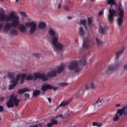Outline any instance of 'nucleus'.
Wrapping results in <instances>:
<instances>
[{
  "label": "nucleus",
  "mask_w": 127,
  "mask_h": 127,
  "mask_svg": "<svg viewBox=\"0 0 127 127\" xmlns=\"http://www.w3.org/2000/svg\"><path fill=\"white\" fill-rule=\"evenodd\" d=\"M4 10L3 8L0 9V21L3 22L12 21V27L14 28L19 26L18 29L22 33H24L26 31V27L23 24L19 25V16L16 13L11 12L9 16L4 14Z\"/></svg>",
  "instance_id": "1"
},
{
  "label": "nucleus",
  "mask_w": 127,
  "mask_h": 127,
  "mask_svg": "<svg viewBox=\"0 0 127 127\" xmlns=\"http://www.w3.org/2000/svg\"><path fill=\"white\" fill-rule=\"evenodd\" d=\"M108 4H110V7L109 10V14L108 15V20L109 22L112 24L114 18V16H117V12L114 9V8L113 7H115L116 10L117 9V5L115 1L114 0H108L107 1Z\"/></svg>",
  "instance_id": "2"
},
{
  "label": "nucleus",
  "mask_w": 127,
  "mask_h": 127,
  "mask_svg": "<svg viewBox=\"0 0 127 127\" xmlns=\"http://www.w3.org/2000/svg\"><path fill=\"white\" fill-rule=\"evenodd\" d=\"M48 33L50 36H52L51 37L52 38V45L57 49L61 51L63 48V45L58 42V36L56 35L55 31L50 29L49 30Z\"/></svg>",
  "instance_id": "3"
},
{
  "label": "nucleus",
  "mask_w": 127,
  "mask_h": 127,
  "mask_svg": "<svg viewBox=\"0 0 127 127\" xmlns=\"http://www.w3.org/2000/svg\"><path fill=\"white\" fill-rule=\"evenodd\" d=\"M20 101V100L18 98L17 96L14 95L13 94L10 96L9 100L6 102L7 106L8 108L13 107L14 105L17 107Z\"/></svg>",
  "instance_id": "4"
},
{
  "label": "nucleus",
  "mask_w": 127,
  "mask_h": 127,
  "mask_svg": "<svg viewBox=\"0 0 127 127\" xmlns=\"http://www.w3.org/2000/svg\"><path fill=\"white\" fill-rule=\"evenodd\" d=\"M121 4L119 5V8L118 9V15L119 17L117 19V22L119 27H121L123 22V18L124 16V12L123 9L121 8Z\"/></svg>",
  "instance_id": "5"
},
{
  "label": "nucleus",
  "mask_w": 127,
  "mask_h": 127,
  "mask_svg": "<svg viewBox=\"0 0 127 127\" xmlns=\"http://www.w3.org/2000/svg\"><path fill=\"white\" fill-rule=\"evenodd\" d=\"M26 26L28 27H30L31 28L30 30V33L32 34H33L36 31L37 25L36 23L34 22H30L25 23Z\"/></svg>",
  "instance_id": "6"
},
{
  "label": "nucleus",
  "mask_w": 127,
  "mask_h": 127,
  "mask_svg": "<svg viewBox=\"0 0 127 127\" xmlns=\"http://www.w3.org/2000/svg\"><path fill=\"white\" fill-rule=\"evenodd\" d=\"M34 81L36 80V78H39L41 79L43 81H46L48 80V77H49L47 76V74L46 75L44 73H35L34 75Z\"/></svg>",
  "instance_id": "7"
},
{
  "label": "nucleus",
  "mask_w": 127,
  "mask_h": 127,
  "mask_svg": "<svg viewBox=\"0 0 127 127\" xmlns=\"http://www.w3.org/2000/svg\"><path fill=\"white\" fill-rule=\"evenodd\" d=\"M117 113H119L120 116H121L123 114L124 115H127V106L123 107L121 109H118Z\"/></svg>",
  "instance_id": "8"
},
{
  "label": "nucleus",
  "mask_w": 127,
  "mask_h": 127,
  "mask_svg": "<svg viewBox=\"0 0 127 127\" xmlns=\"http://www.w3.org/2000/svg\"><path fill=\"white\" fill-rule=\"evenodd\" d=\"M116 69V68L114 66L110 65L108 66L107 69L106 70V72L107 75L111 74L113 70Z\"/></svg>",
  "instance_id": "9"
},
{
  "label": "nucleus",
  "mask_w": 127,
  "mask_h": 127,
  "mask_svg": "<svg viewBox=\"0 0 127 127\" xmlns=\"http://www.w3.org/2000/svg\"><path fill=\"white\" fill-rule=\"evenodd\" d=\"M52 87V85L50 84H44L42 86L41 90L43 93L47 90L51 89Z\"/></svg>",
  "instance_id": "10"
},
{
  "label": "nucleus",
  "mask_w": 127,
  "mask_h": 127,
  "mask_svg": "<svg viewBox=\"0 0 127 127\" xmlns=\"http://www.w3.org/2000/svg\"><path fill=\"white\" fill-rule=\"evenodd\" d=\"M12 26V23L11 24L9 22H7L4 26L3 31L4 32H7L11 29Z\"/></svg>",
  "instance_id": "11"
},
{
  "label": "nucleus",
  "mask_w": 127,
  "mask_h": 127,
  "mask_svg": "<svg viewBox=\"0 0 127 127\" xmlns=\"http://www.w3.org/2000/svg\"><path fill=\"white\" fill-rule=\"evenodd\" d=\"M78 62L76 61H74L71 63L69 65L68 68L70 70H72L75 69L78 65Z\"/></svg>",
  "instance_id": "12"
},
{
  "label": "nucleus",
  "mask_w": 127,
  "mask_h": 127,
  "mask_svg": "<svg viewBox=\"0 0 127 127\" xmlns=\"http://www.w3.org/2000/svg\"><path fill=\"white\" fill-rule=\"evenodd\" d=\"M56 75V71L55 70H53L47 73V76L49 77H55Z\"/></svg>",
  "instance_id": "13"
},
{
  "label": "nucleus",
  "mask_w": 127,
  "mask_h": 127,
  "mask_svg": "<svg viewBox=\"0 0 127 127\" xmlns=\"http://www.w3.org/2000/svg\"><path fill=\"white\" fill-rule=\"evenodd\" d=\"M30 89L26 87L23 89H20L18 90V93L19 94H23L24 93L28 92L30 91Z\"/></svg>",
  "instance_id": "14"
},
{
  "label": "nucleus",
  "mask_w": 127,
  "mask_h": 127,
  "mask_svg": "<svg viewBox=\"0 0 127 127\" xmlns=\"http://www.w3.org/2000/svg\"><path fill=\"white\" fill-rule=\"evenodd\" d=\"M99 33L102 35L105 34L106 32L105 29L100 26L99 28Z\"/></svg>",
  "instance_id": "15"
},
{
  "label": "nucleus",
  "mask_w": 127,
  "mask_h": 127,
  "mask_svg": "<svg viewBox=\"0 0 127 127\" xmlns=\"http://www.w3.org/2000/svg\"><path fill=\"white\" fill-rule=\"evenodd\" d=\"M46 26V24L44 22H41L39 23L38 27L40 29H42L45 28Z\"/></svg>",
  "instance_id": "16"
},
{
  "label": "nucleus",
  "mask_w": 127,
  "mask_h": 127,
  "mask_svg": "<svg viewBox=\"0 0 127 127\" xmlns=\"http://www.w3.org/2000/svg\"><path fill=\"white\" fill-rule=\"evenodd\" d=\"M13 80H11L10 81V83H12V84L9 85V87L8 88V89L9 90L13 89L14 87H15L16 84H17L16 83L13 82Z\"/></svg>",
  "instance_id": "17"
},
{
  "label": "nucleus",
  "mask_w": 127,
  "mask_h": 127,
  "mask_svg": "<svg viewBox=\"0 0 127 127\" xmlns=\"http://www.w3.org/2000/svg\"><path fill=\"white\" fill-rule=\"evenodd\" d=\"M96 88V87L95 86V84L94 83H92L90 86L88 87L86 86V90H89L90 89H95Z\"/></svg>",
  "instance_id": "18"
},
{
  "label": "nucleus",
  "mask_w": 127,
  "mask_h": 127,
  "mask_svg": "<svg viewBox=\"0 0 127 127\" xmlns=\"http://www.w3.org/2000/svg\"><path fill=\"white\" fill-rule=\"evenodd\" d=\"M40 92L39 90H36L33 91V96L36 97L39 95L40 93Z\"/></svg>",
  "instance_id": "19"
},
{
  "label": "nucleus",
  "mask_w": 127,
  "mask_h": 127,
  "mask_svg": "<svg viewBox=\"0 0 127 127\" xmlns=\"http://www.w3.org/2000/svg\"><path fill=\"white\" fill-rule=\"evenodd\" d=\"M89 42L87 41L84 40V43L83 44V47L84 48H87L89 46Z\"/></svg>",
  "instance_id": "20"
},
{
  "label": "nucleus",
  "mask_w": 127,
  "mask_h": 127,
  "mask_svg": "<svg viewBox=\"0 0 127 127\" xmlns=\"http://www.w3.org/2000/svg\"><path fill=\"white\" fill-rule=\"evenodd\" d=\"M64 65L61 66L57 68V71L58 73H60L64 70Z\"/></svg>",
  "instance_id": "21"
},
{
  "label": "nucleus",
  "mask_w": 127,
  "mask_h": 127,
  "mask_svg": "<svg viewBox=\"0 0 127 127\" xmlns=\"http://www.w3.org/2000/svg\"><path fill=\"white\" fill-rule=\"evenodd\" d=\"M21 77V74H19L17 75H16V79H15V78H14L12 80H13V82L16 83V84H17L18 83V80H19L20 78Z\"/></svg>",
  "instance_id": "22"
},
{
  "label": "nucleus",
  "mask_w": 127,
  "mask_h": 127,
  "mask_svg": "<svg viewBox=\"0 0 127 127\" xmlns=\"http://www.w3.org/2000/svg\"><path fill=\"white\" fill-rule=\"evenodd\" d=\"M79 32L81 36H83L85 34V32L84 31L83 28L82 26L79 28Z\"/></svg>",
  "instance_id": "23"
},
{
  "label": "nucleus",
  "mask_w": 127,
  "mask_h": 127,
  "mask_svg": "<svg viewBox=\"0 0 127 127\" xmlns=\"http://www.w3.org/2000/svg\"><path fill=\"white\" fill-rule=\"evenodd\" d=\"M15 74L14 73L10 72H9L8 73V76L9 78L12 80L14 78Z\"/></svg>",
  "instance_id": "24"
},
{
  "label": "nucleus",
  "mask_w": 127,
  "mask_h": 127,
  "mask_svg": "<svg viewBox=\"0 0 127 127\" xmlns=\"http://www.w3.org/2000/svg\"><path fill=\"white\" fill-rule=\"evenodd\" d=\"M96 40L97 44L98 46H99L102 45L103 44V42L99 39L97 38H96Z\"/></svg>",
  "instance_id": "25"
},
{
  "label": "nucleus",
  "mask_w": 127,
  "mask_h": 127,
  "mask_svg": "<svg viewBox=\"0 0 127 127\" xmlns=\"http://www.w3.org/2000/svg\"><path fill=\"white\" fill-rule=\"evenodd\" d=\"M10 34L11 35H16L18 34V32L15 30H12L11 31Z\"/></svg>",
  "instance_id": "26"
},
{
  "label": "nucleus",
  "mask_w": 127,
  "mask_h": 127,
  "mask_svg": "<svg viewBox=\"0 0 127 127\" xmlns=\"http://www.w3.org/2000/svg\"><path fill=\"white\" fill-rule=\"evenodd\" d=\"M123 51L122 50L120 51L117 52L116 53V57L117 60H118V59L120 56L121 54L123 53Z\"/></svg>",
  "instance_id": "27"
},
{
  "label": "nucleus",
  "mask_w": 127,
  "mask_h": 127,
  "mask_svg": "<svg viewBox=\"0 0 127 127\" xmlns=\"http://www.w3.org/2000/svg\"><path fill=\"white\" fill-rule=\"evenodd\" d=\"M33 78V77L32 75L29 74L27 76V77L25 79V80H32Z\"/></svg>",
  "instance_id": "28"
},
{
  "label": "nucleus",
  "mask_w": 127,
  "mask_h": 127,
  "mask_svg": "<svg viewBox=\"0 0 127 127\" xmlns=\"http://www.w3.org/2000/svg\"><path fill=\"white\" fill-rule=\"evenodd\" d=\"M79 62L83 65H85L87 64L86 60L85 57L82 60H80L79 61Z\"/></svg>",
  "instance_id": "29"
},
{
  "label": "nucleus",
  "mask_w": 127,
  "mask_h": 127,
  "mask_svg": "<svg viewBox=\"0 0 127 127\" xmlns=\"http://www.w3.org/2000/svg\"><path fill=\"white\" fill-rule=\"evenodd\" d=\"M122 65V63H116L115 65H112L114 66L116 68V69L119 67H120Z\"/></svg>",
  "instance_id": "30"
},
{
  "label": "nucleus",
  "mask_w": 127,
  "mask_h": 127,
  "mask_svg": "<svg viewBox=\"0 0 127 127\" xmlns=\"http://www.w3.org/2000/svg\"><path fill=\"white\" fill-rule=\"evenodd\" d=\"M92 19L91 18L88 17V25L89 27L92 25Z\"/></svg>",
  "instance_id": "31"
},
{
  "label": "nucleus",
  "mask_w": 127,
  "mask_h": 127,
  "mask_svg": "<svg viewBox=\"0 0 127 127\" xmlns=\"http://www.w3.org/2000/svg\"><path fill=\"white\" fill-rule=\"evenodd\" d=\"M68 101H66L65 102H62L59 105V107H61L62 106H64L68 104Z\"/></svg>",
  "instance_id": "32"
},
{
  "label": "nucleus",
  "mask_w": 127,
  "mask_h": 127,
  "mask_svg": "<svg viewBox=\"0 0 127 127\" xmlns=\"http://www.w3.org/2000/svg\"><path fill=\"white\" fill-rule=\"evenodd\" d=\"M86 20L84 19L83 20H80V24L83 25V26L86 24Z\"/></svg>",
  "instance_id": "33"
},
{
  "label": "nucleus",
  "mask_w": 127,
  "mask_h": 127,
  "mask_svg": "<svg viewBox=\"0 0 127 127\" xmlns=\"http://www.w3.org/2000/svg\"><path fill=\"white\" fill-rule=\"evenodd\" d=\"M101 124L99 123H97L95 122H94L93 123V126H96L98 127H100L101 126Z\"/></svg>",
  "instance_id": "34"
},
{
  "label": "nucleus",
  "mask_w": 127,
  "mask_h": 127,
  "mask_svg": "<svg viewBox=\"0 0 127 127\" xmlns=\"http://www.w3.org/2000/svg\"><path fill=\"white\" fill-rule=\"evenodd\" d=\"M118 114H119V113H117V112L116 114L115 117L113 119V121H116L118 120L119 119V117L118 115Z\"/></svg>",
  "instance_id": "35"
},
{
  "label": "nucleus",
  "mask_w": 127,
  "mask_h": 127,
  "mask_svg": "<svg viewBox=\"0 0 127 127\" xmlns=\"http://www.w3.org/2000/svg\"><path fill=\"white\" fill-rule=\"evenodd\" d=\"M81 70V69L79 67L77 66L75 68V72L76 73H77Z\"/></svg>",
  "instance_id": "36"
},
{
  "label": "nucleus",
  "mask_w": 127,
  "mask_h": 127,
  "mask_svg": "<svg viewBox=\"0 0 127 127\" xmlns=\"http://www.w3.org/2000/svg\"><path fill=\"white\" fill-rule=\"evenodd\" d=\"M51 123L53 125H57L58 124V121L54 119H52L51 120Z\"/></svg>",
  "instance_id": "37"
},
{
  "label": "nucleus",
  "mask_w": 127,
  "mask_h": 127,
  "mask_svg": "<svg viewBox=\"0 0 127 127\" xmlns=\"http://www.w3.org/2000/svg\"><path fill=\"white\" fill-rule=\"evenodd\" d=\"M62 2V0H57V2L58 4H59L58 8H60L61 7Z\"/></svg>",
  "instance_id": "38"
},
{
  "label": "nucleus",
  "mask_w": 127,
  "mask_h": 127,
  "mask_svg": "<svg viewBox=\"0 0 127 127\" xmlns=\"http://www.w3.org/2000/svg\"><path fill=\"white\" fill-rule=\"evenodd\" d=\"M33 55L35 57L39 58L41 56V55L40 53H35L33 54Z\"/></svg>",
  "instance_id": "39"
},
{
  "label": "nucleus",
  "mask_w": 127,
  "mask_h": 127,
  "mask_svg": "<svg viewBox=\"0 0 127 127\" xmlns=\"http://www.w3.org/2000/svg\"><path fill=\"white\" fill-rule=\"evenodd\" d=\"M68 85V84L67 83H61L59 84V85L60 86L65 87Z\"/></svg>",
  "instance_id": "40"
},
{
  "label": "nucleus",
  "mask_w": 127,
  "mask_h": 127,
  "mask_svg": "<svg viewBox=\"0 0 127 127\" xmlns=\"http://www.w3.org/2000/svg\"><path fill=\"white\" fill-rule=\"evenodd\" d=\"M38 125L40 127H47L46 125H45L43 123H39Z\"/></svg>",
  "instance_id": "41"
},
{
  "label": "nucleus",
  "mask_w": 127,
  "mask_h": 127,
  "mask_svg": "<svg viewBox=\"0 0 127 127\" xmlns=\"http://www.w3.org/2000/svg\"><path fill=\"white\" fill-rule=\"evenodd\" d=\"M27 75L26 73H23L22 75L21 74V77H22V78L25 79V78L27 77Z\"/></svg>",
  "instance_id": "42"
},
{
  "label": "nucleus",
  "mask_w": 127,
  "mask_h": 127,
  "mask_svg": "<svg viewBox=\"0 0 127 127\" xmlns=\"http://www.w3.org/2000/svg\"><path fill=\"white\" fill-rule=\"evenodd\" d=\"M123 68L125 70H127V63L123 65Z\"/></svg>",
  "instance_id": "43"
},
{
  "label": "nucleus",
  "mask_w": 127,
  "mask_h": 127,
  "mask_svg": "<svg viewBox=\"0 0 127 127\" xmlns=\"http://www.w3.org/2000/svg\"><path fill=\"white\" fill-rule=\"evenodd\" d=\"M4 110L3 107V106L0 105V112H2Z\"/></svg>",
  "instance_id": "44"
},
{
  "label": "nucleus",
  "mask_w": 127,
  "mask_h": 127,
  "mask_svg": "<svg viewBox=\"0 0 127 127\" xmlns=\"http://www.w3.org/2000/svg\"><path fill=\"white\" fill-rule=\"evenodd\" d=\"M21 15L24 17H26L27 16L25 12H21Z\"/></svg>",
  "instance_id": "45"
},
{
  "label": "nucleus",
  "mask_w": 127,
  "mask_h": 127,
  "mask_svg": "<svg viewBox=\"0 0 127 127\" xmlns=\"http://www.w3.org/2000/svg\"><path fill=\"white\" fill-rule=\"evenodd\" d=\"M24 96L27 98L29 97L30 95L28 93H25L24 94Z\"/></svg>",
  "instance_id": "46"
},
{
  "label": "nucleus",
  "mask_w": 127,
  "mask_h": 127,
  "mask_svg": "<svg viewBox=\"0 0 127 127\" xmlns=\"http://www.w3.org/2000/svg\"><path fill=\"white\" fill-rule=\"evenodd\" d=\"M52 89H53V90L54 91H56L58 89V88L57 87H53L52 85Z\"/></svg>",
  "instance_id": "47"
},
{
  "label": "nucleus",
  "mask_w": 127,
  "mask_h": 127,
  "mask_svg": "<svg viewBox=\"0 0 127 127\" xmlns=\"http://www.w3.org/2000/svg\"><path fill=\"white\" fill-rule=\"evenodd\" d=\"M64 8L65 10L66 11H69L70 10L69 8L66 6H64Z\"/></svg>",
  "instance_id": "48"
},
{
  "label": "nucleus",
  "mask_w": 127,
  "mask_h": 127,
  "mask_svg": "<svg viewBox=\"0 0 127 127\" xmlns=\"http://www.w3.org/2000/svg\"><path fill=\"white\" fill-rule=\"evenodd\" d=\"M47 126L48 127H52L53 126V125L51 122L48 123Z\"/></svg>",
  "instance_id": "49"
},
{
  "label": "nucleus",
  "mask_w": 127,
  "mask_h": 127,
  "mask_svg": "<svg viewBox=\"0 0 127 127\" xmlns=\"http://www.w3.org/2000/svg\"><path fill=\"white\" fill-rule=\"evenodd\" d=\"M29 127H38V125H30Z\"/></svg>",
  "instance_id": "50"
},
{
  "label": "nucleus",
  "mask_w": 127,
  "mask_h": 127,
  "mask_svg": "<svg viewBox=\"0 0 127 127\" xmlns=\"http://www.w3.org/2000/svg\"><path fill=\"white\" fill-rule=\"evenodd\" d=\"M24 79L22 78L21 80L20 83L21 84H22L24 82Z\"/></svg>",
  "instance_id": "51"
},
{
  "label": "nucleus",
  "mask_w": 127,
  "mask_h": 127,
  "mask_svg": "<svg viewBox=\"0 0 127 127\" xmlns=\"http://www.w3.org/2000/svg\"><path fill=\"white\" fill-rule=\"evenodd\" d=\"M103 13V12L101 11L100 12H99V15L100 16H101L102 15Z\"/></svg>",
  "instance_id": "52"
},
{
  "label": "nucleus",
  "mask_w": 127,
  "mask_h": 127,
  "mask_svg": "<svg viewBox=\"0 0 127 127\" xmlns=\"http://www.w3.org/2000/svg\"><path fill=\"white\" fill-rule=\"evenodd\" d=\"M48 100L50 103H51V99L49 98H48Z\"/></svg>",
  "instance_id": "53"
},
{
  "label": "nucleus",
  "mask_w": 127,
  "mask_h": 127,
  "mask_svg": "<svg viewBox=\"0 0 127 127\" xmlns=\"http://www.w3.org/2000/svg\"><path fill=\"white\" fill-rule=\"evenodd\" d=\"M83 26H84V27L85 28V30H87V27L86 24H85Z\"/></svg>",
  "instance_id": "54"
},
{
  "label": "nucleus",
  "mask_w": 127,
  "mask_h": 127,
  "mask_svg": "<svg viewBox=\"0 0 127 127\" xmlns=\"http://www.w3.org/2000/svg\"><path fill=\"white\" fill-rule=\"evenodd\" d=\"M3 26V24L2 23L0 24V30L1 28Z\"/></svg>",
  "instance_id": "55"
},
{
  "label": "nucleus",
  "mask_w": 127,
  "mask_h": 127,
  "mask_svg": "<svg viewBox=\"0 0 127 127\" xmlns=\"http://www.w3.org/2000/svg\"><path fill=\"white\" fill-rule=\"evenodd\" d=\"M67 17L68 19H72V17H71L69 16H67Z\"/></svg>",
  "instance_id": "56"
},
{
  "label": "nucleus",
  "mask_w": 127,
  "mask_h": 127,
  "mask_svg": "<svg viewBox=\"0 0 127 127\" xmlns=\"http://www.w3.org/2000/svg\"><path fill=\"white\" fill-rule=\"evenodd\" d=\"M62 117V118H63V115L62 114H60V115H59V116H58L57 117Z\"/></svg>",
  "instance_id": "57"
},
{
  "label": "nucleus",
  "mask_w": 127,
  "mask_h": 127,
  "mask_svg": "<svg viewBox=\"0 0 127 127\" xmlns=\"http://www.w3.org/2000/svg\"><path fill=\"white\" fill-rule=\"evenodd\" d=\"M4 98V97H1L0 99V101H1L2 100H3Z\"/></svg>",
  "instance_id": "58"
},
{
  "label": "nucleus",
  "mask_w": 127,
  "mask_h": 127,
  "mask_svg": "<svg viewBox=\"0 0 127 127\" xmlns=\"http://www.w3.org/2000/svg\"><path fill=\"white\" fill-rule=\"evenodd\" d=\"M99 101H98L97 100L96 102L94 103V105H95V104H96L98 103V102Z\"/></svg>",
  "instance_id": "59"
},
{
  "label": "nucleus",
  "mask_w": 127,
  "mask_h": 127,
  "mask_svg": "<svg viewBox=\"0 0 127 127\" xmlns=\"http://www.w3.org/2000/svg\"><path fill=\"white\" fill-rule=\"evenodd\" d=\"M102 102L103 103L104 102V100H101L100 101V103H101Z\"/></svg>",
  "instance_id": "60"
},
{
  "label": "nucleus",
  "mask_w": 127,
  "mask_h": 127,
  "mask_svg": "<svg viewBox=\"0 0 127 127\" xmlns=\"http://www.w3.org/2000/svg\"><path fill=\"white\" fill-rule=\"evenodd\" d=\"M120 106V104H117L116 105V106Z\"/></svg>",
  "instance_id": "61"
},
{
  "label": "nucleus",
  "mask_w": 127,
  "mask_h": 127,
  "mask_svg": "<svg viewBox=\"0 0 127 127\" xmlns=\"http://www.w3.org/2000/svg\"><path fill=\"white\" fill-rule=\"evenodd\" d=\"M19 0H15V1L16 2L18 3V2Z\"/></svg>",
  "instance_id": "62"
},
{
  "label": "nucleus",
  "mask_w": 127,
  "mask_h": 127,
  "mask_svg": "<svg viewBox=\"0 0 127 127\" xmlns=\"http://www.w3.org/2000/svg\"><path fill=\"white\" fill-rule=\"evenodd\" d=\"M6 78V76H4L3 77L4 79H5Z\"/></svg>",
  "instance_id": "63"
},
{
  "label": "nucleus",
  "mask_w": 127,
  "mask_h": 127,
  "mask_svg": "<svg viewBox=\"0 0 127 127\" xmlns=\"http://www.w3.org/2000/svg\"><path fill=\"white\" fill-rule=\"evenodd\" d=\"M99 100H100V98H98L97 100L98 101H99Z\"/></svg>",
  "instance_id": "64"
}]
</instances>
